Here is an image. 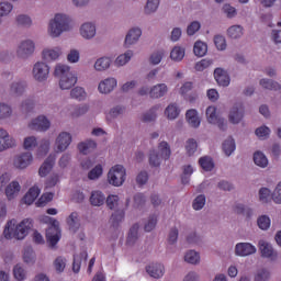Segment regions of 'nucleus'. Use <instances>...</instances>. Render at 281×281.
<instances>
[{
	"label": "nucleus",
	"instance_id": "obj_1",
	"mask_svg": "<svg viewBox=\"0 0 281 281\" xmlns=\"http://www.w3.org/2000/svg\"><path fill=\"white\" fill-rule=\"evenodd\" d=\"M74 27V18L67 13L58 12L48 20L46 34L48 38H60L63 34L71 32Z\"/></svg>",
	"mask_w": 281,
	"mask_h": 281
},
{
	"label": "nucleus",
	"instance_id": "obj_2",
	"mask_svg": "<svg viewBox=\"0 0 281 281\" xmlns=\"http://www.w3.org/2000/svg\"><path fill=\"white\" fill-rule=\"evenodd\" d=\"M34 227L32 220L24 218L22 222H18L16 220H10L3 231V236L7 240H24L30 234V229Z\"/></svg>",
	"mask_w": 281,
	"mask_h": 281
},
{
	"label": "nucleus",
	"instance_id": "obj_3",
	"mask_svg": "<svg viewBox=\"0 0 281 281\" xmlns=\"http://www.w3.org/2000/svg\"><path fill=\"white\" fill-rule=\"evenodd\" d=\"M54 76L59 79V89L61 91H69V89H74L78 85V75L68 65L56 64Z\"/></svg>",
	"mask_w": 281,
	"mask_h": 281
},
{
	"label": "nucleus",
	"instance_id": "obj_4",
	"mask_svg": "<svg viewBox=\"0 0 281 281\" xmlns=\"http://www.w3.org/2000/svg\"><path fill=\"white\" fill-rule=\"evenodd\" d=\"M15 54L20 60H29L36 54V42L32 38H24L18 43Z\"/></svg>",
	"mask_w": 281,
	"mask_h": 281
},
{
	"label": "nucleus",
	"instance_id": "obj_5",
	"mask_svg": "<svg viewBox=\"0 0 281 281\" xmlns=\"http://www.w3.org/2000/svg\"><path fill=\"white\" fill-rule=\"evenodd\" d=\"M44 222L50 223V226L46 231L47 243L50 245V247H56L60 240V237L63 236L60 232V223L49 216H45Z\"/></svg>",
	"mask_w": 281,
	"mask_h": 281
},
{
	"label": "nucleus",
	"instance_id": "obj_6",
	"mask_svg": "<svg viewBox=\"0 0 281 281\" xmlns=\"http://www.w3.org/2000/svg\"><path fill=\"white\" fill-rule=\"evenodd\" d=\"M126 181V168L122 165H114L108 172V183L114 188H122Z\"/></svg>",
	"mask_w": 281,
	"mask_h": 281
},
{
	"label": "nucleus",
	"instance_id": "obj_7",
	"mask_svg": "<svg viewBox=\"0 0 281 281\" xmlns=\"http://www.w3.org/2000/svg\"><path fill=\"white\" fill-rule=\"evenodd\" d=\"M50 71L52 67L47 65V61L38 60L32 67L33 80H35V82H47Z\"/></svg>",
	"mask_w": 281,
	"mask_h": 281
},
{
	"label": "nucleus",
	"instance_id": "obj_8",
	"mask_svg": "<svg viewBox=\"0 0 281 281\" xmlns=\"http://www.w3.org/2000/svg\"><path fill=\"white\" fill-rule=\"evenodd\" d=\"M27 127L30 131H36L37 133H47V130L52 128V121H49L46 115L41 114L32 119L29 122Z\"/></svg>",
	"mask_w": 281,
	"mask_h": 281
},
{
	"label": "nucleus",
	"instance_id": "obj_9",
	"mask_svg": "<svg viewBox=\"0 0 281 281\" xmlns=\"http://www.w3.org/2000/svg\"><path fill=\"white\" fill-rule=\"evenodd\" d=\"M72 136L69 132H59L54 142L55 153H65L71 146Z\"/></svg>",
	"mask_w": 281,
	"mask_h": 281
},
{
	"label": "nucleus",
	"instance_id": "obj_10",
	"mask_svg": "<svg viewBox=\"0 0 281 281\" xmlns=\"http://www.w3.org/2000/svg\"><path fill=\"white\" fill-rule=\"evenodd\" d=\"M16 138L10 135V132H8V130L0 127V153H5V150L16 148Z\"/></svg>",
	"mask_w": 281,
	"mask_h": 281
},
{
	"label": "nucleus",
	"instance_id": "obj_11",
	"mask_svg": "<svg viewBox=\"0 0 281 281\" xmlns=\"http://www.w3.org/2000/svg\"><path fill=\"white\" fill-rule=\"evenodd\" d=\"M25 91H27V82L25 80L16 77L9 83V93L13 98H21L25 95Z\"/></svg>",
	"mask_w": 281,
	"mask_h": 281
},
{
	"label": "nucleus",
	"instance_id": "obj_12",
	"mask_svg": "<svg viewBox=\"0 0 281 281\" xmlns=\"http://www.w3.org/2000/svg\"><path fill=\"white\" fill-rule=\"evenodd\" d=\"M79 35L83 41H93L98 36V27L94 22H83L79 27Z\"/></svg>",
	"mask_w": 281,
	"mask_h": 281
},
{
	"label": "nucleus",
	"instance_id": "obj_13",
	"mask_svg": "<svg viewBox=\"0 0 281 281\" xmlns=\"http://www.w3.org/2000/svg\"><path fill=\"white\" fill-rule=\"evenodd\" d=\"M33 161H34V156L32 155V153L24 151L14 157L13 166L18 170H25V168H29V166H32Z\"/></svg>",
	"mask_w": 281,
	"mask_h": 281
},
{
	"label": "nucleus",
	"instance_id": "obj_14",
	"mask_svg": "<svg viewBox=\"0 0 281 281\" xmlns=\"http://www.w3.org/2000/svg\"><path fill=\"white\" fill-rule=\"evenodd\" d=\"M258 251V248L254 246L251 243H237L235 245L234 254L239 258H247L249 256H254Z\"/></svg>",
	"mask_w": 281,
	"mask_h": 281
},
{
	"label": "nucleus",
	"instance_id": "obj_15",
	"mask_svg": "<svg viewBox=\"0 0 281 281\" xmlns=\"http://www.w3.org/2000/svg\"><path fill=\"white\" fill-rule=\"evenodd\" d=\"M117 89V79L115 77H108L102 79L98 85V91L101 95H109Z\"/></svg>",
	"mask_w": 281,
	"mask_h": 281
},
{
	"label": "nucleus",
	"instance_id": "obj_16",
	"mask_svg": "<svg viewBox=\"0 0 281 281\" xmlns=\"http://www.w3.org/2000/svg\"><path fill=\"white\" fill-rule=\"evenodd\" d=\"M142 29L139 26H133L130 29L124 38V47L128 49V47H133V45H137L139 43V38H142Z\"/></svg>",
	"mask_w": 281,
	"mask_h": 281
},
{
	"label": "nucleus",
	"instance_id": "obj_17",
	"mask_svg": "<svg viewBox=\"0 0 281 281\" xmlns=\"http://www.w3.org/2000/svg\"><path fill=\"white\" fill-rule=\"evenodd\" d=\"M63 56V47H46L42 50V59L44 63H55Z\"/></svg>",
	"mask_w": 281,
	"mask_h": 281
},
{
	"label": "nucleus",
	"instance_id": "obj_18",
	"mask_svg": "<svg viewBox=\"0 0 281 281\" xmlns=\"http://www.w3.org/2000/svg\"><path fill=\"white\" fill-rule=\"evenodd\" d=\"M244 117H245V106L238 103L231 109L228 114V122H231V124H240Z\"/></svg>",
	"mask_w": 281,
	"mask_h": 281
},
{
	"label": "nucleus",
	"instance_id": "obj_19",
	"mask_svg": "<svg viewBox=\"0 0 281 281\" xmlns=\"http://www.w3.org/2000/svg\"><path fill=\"white\" fill-rule=\"evenodd\" d=\"M259 251H261L262 258H269V260H278V251L273 249L271 244L266 240H259Z\"/></svg>",
	"mask_w": 281,
	"mask_h": 281
},
{
	"label": "nucleus",
	"instance_id": "obj_20",
	"mask_svg": "<svg viewBox=\"0 0 281 281\" xmlns=\"http://www.w3.org/2000/svg\"><path fill=\"white\" fill-rule=\"evenodd\" d=\"M145 269L146 273L154 280H160L166 274V267L162 263H149Z\"/></svg>",
	"mask_w": 281,
	"mask_h": 281
},
{
	"label": "nucleus",
	"instance_id": "obj_21",
	"mask_svg": "<svg viewBox=\"0 0 281 281\" xmlns=\"http://www.w3.org/2000/svg\"><path fill=\"white\" fill-rule=\"evenodd\" d=\"M168 85L166 83H156L150 88V99L151 100H160V98H166L168 95Z\"/></svg>",
	"mask_w": 281,
	"mask_h": 281
},
{
	"label": "nucleus",
	"instance_id": "obj_22",
	"mask_svg": "<svg viewBox=\"0 0 281 281\" xmlns=\"http://www.w3.org/2000/svg\"><path fill=\"white\" fill-rule=\"evenodd\" d=\"M56 164V155L50 154L42 164L38 170L40 177H47L52 172L54 165Z\"/></svg>",
	"mask_w": 281,
	"mask_h": 281
},
{
	"label": "nucleus",
	"instance_id": "obj_23",
	"mask_svg": "<svg viewBox=\"0 0 281 281\" xmlns=\"http://www.w3.org/2000/svg\"><path fill=\"white\" fill-rule=\"evenodd\" d=\"M214 78L220 87H229V75L223 68H216L214 70Z\"/></svg>",
	"mask_w": 281,
	"mask_h": 281
},
{
	"label": "nucleus",
	"instance_id": "obj_24",
	"mask_svg": "<svg viewBox=\"0 0 281 281\" xmlns=\"http://www.w3.org/2000/svg\"><path fill=\"white\" fill-rule=\"evenodd\" d=\"M79 153L82 155H89L90 153H93L98 148V143L93 139H86L78 144L77 146Z\"/></svg>",
	"mask_w": 281,
	"mask_h": 281
},
{
	"label": "nucleus",
	"instance_id": "obj_25",
	"mask_svg": "<svg viewBox=\"0 0 281 281\" xmlns=\"http://www.w3.org/2000/svg\"><path fill=\"white\" fill-rule=\"evenodd\" d=\"M22 260L24 265H36V252L32 246H25L22 249Z\"/></svg>",
	"mask_w": 281,
	"mask_h": 281
},
{
	"label": "nucleus",
	"instance_id": "obj_26",
	"mask_svg": "<svg viewBox=\"0 0 281 281\" xmlns=\"http://www.w3.org/2000/svg\"><path fill=\"white\" fill-rule=\"evenodd\" d=\"M69 232L76 234L80 229V215L78 212H72L66 220Z\"/></svg>",
	"mask_w": 281,
	"mask_h": 281
},
{
	"label": "nucleus",
	"instance_id": "obj_27",
	"mask_svg": "<svg viewBox=\"0 0 281 281\" xmlns=\"http://www.w3.org/2000/svg\"><path fill=\"white\" fill-rule=\"evenodd\" d=\"M20 192H21V184L19 183V181H12L5 188V196L9 201H12V199H16Z\"/></svg>",
	"mask_w": 281,
	"mask_h": 281
},
{
	"label": "nucleus",
	"instance_id": "obj_28",
	"mask_svg": "<svg viewBox=\"0 0 281 281\" xmlns=\"http://www.w3.org/2000/svg\"><path fill=\"white\" fill-rule=\"evenodd\" d=\"M187 122L192 128H199L201 126V119L199 112L194 109L188 110L186 113Z\"/></svg>",
	"mask_w": 281,
	"mask_h": 281
},
{
	"label": "nucleus",
	"instance_id": "obj_29",
	"mask_svg": "<svg viewBox=\"0 0 281 281\" xmlns=\"http://www.w3.org/2000/svg\"><path fill=\"white\" fill-rule=\"evenodd\" d=\"M113 63V59L111 57H100L94 61L93 68L97 71H106L108 69L111 68V65Z\"/></svg>",
	"mask_w": 281,
	"mask_h": 281
},
{
	"label": "nucleus",
	"instance_id": "obj_30",
	"mask_svg": "<svg viewBox=\"0 0 281 281\" xmlns=\"http://www.w3.org/2000/svg\"><path fill=\"white\" fill-rule=\"evenodd\" d=\"M14 115V110L8 102L0 101V122L10 120Z\"/></svg>",
	"mask_w": 281,
	"mask_h": 281
},
{
	"label": "nucleus",
	"instance_id": "obj_31",
	"mask_svg": "<svg viewBox=\"0 0 281 281\" xmlns=\"http://www.w3.org/2000/svg\"><path fill=\"white\" fill-rule=\"evenodd\" d=\"M70 98L72 100H77V102H85V100L88 98L87 90L80 86H77L70 90Z\"/></svg>",
	"mask_w": 281,
	"mask_h": 281
},
{
	"label": "nucleus",
	"instance_id": "obj_32",
	"mask_svg": "<svg viewBox=\"0 0 281 281\" xmlns=\"http://www.w3.org/2000/svg\"><path fill=\"white\" fill-rule=\"evenodd\" d=\"M133 56H135V53L132 49H128L116 57L114 65L116 67H124V65H128V63H131V58H133Z\"/></svg>",
	"mask_w": 281,
	"mask_h": 281
},
{
	"label": "nucleus",
	"instance_id": "obj_33",
	"mask_svg": "<svg viewBox=\"0 0 281 281\" xmlns=\"http://www.w3.org/2000/svg\"><path fill=\"white\" fill-rule=\"evenodd\" d=\"M159 109H161V104H156L147 112L143 113L140 117L142 122H155V120H157V111H159Z\"/></svg>",
	"mask_w": 281,
	"mask_h": 281
},
{
	"label": "nucleus",
	"instance_id": "obj_34",
	"mask_svg": "<svg viewBox=\"0 0 281 281\" xmlns=\"http://www.w3.org/2000/svg\"><path fill=\"white\" fill-rule=\"evenodd\" d=\"M41 194V188H38V186H33L27 193L24 196V203H26V205H32V203L34 201H36V199H38V195Z\"/></svg>",
	"mask_w": 281,
	"mask_h": 281
},
{
	"label": "nucleus",
	"instance_id": "obj_35",
	"mask_svg": "<svg viewBox=\"0 0 281 281\" xmlns=\"http://www.w3.org/2000/svg\"><path fill=\"white\" fill-rule=\"evenodd\" d=\"M106 201V196H104V193L102 191H92L90 195V203L94 207H100L101 205H104V202Z\"/></svg>",
	"mask_w": 281,
	"mask_h": 281
},
{
	"label": "nucleus",
	"instance_id": "obj_36",
	"mask_svg": "<svg viewBox=\"0 0 281 281\" xmlns=\"http://www.w3.org/2000/svg\"><path fill=\"white\" fill-rule=\"evenodd\" d=\"M166 58V49L154 50L149 56V65L157 66Z\"/></svg>",
	"mask_w": 281,
	"mask_h": 281
},
{
	"label": "nucleus",
	"instance_id": "obj_37",
	"mask_svg": "<svg viewBox=\"0 0 281 281\" xmlns=\"http://www.w3.org/2000/svg\"><path fill=\"white\" fill-rule=\"evenodd\" d=\"M159 3H161V0H146V4L144 7V14L146 16H150L159 10Z\"/></svg>",
	"mask_w": 281,
	"mask_h": 281
},
{
	"label": "nucleus",
	"instance_id": "obj_38",
	"mask_svg": "<svg viewBox=\"0 0 281 281\" xmlns=\"http://www.w3.org/2000/svg\"><path fill=\"white\" fill-rule=\"evenodd\" d=\"M222 148L226 157H232V155H234L236 151V140H234L232 137L226 138L222 145Z\"/></svg>",
	"mask_w": 281,
	"mask_h": 281
},
{
	"label": "nucleus",
	"instance_id": "obj_39",
	"mask_svg": "<svg viewBox=\"0 0 281 281\" xmlns=\"http://www.w3.org/2000/svg\"><path fill=\"white\" fill-rule=\"evenodd\" d=\"M186 58V48L181 46H175L170 52V59L173 63H181Z\"/></svg>",
	"mask_w": 281,
	"mask_h": 281
},
{
	"label": "nucleus",
	"instance_id": "obj_40",
	"mask_svg": "<svg viewBox=\"0 0 281 281\" xmlns=\"http://www.w3.org/2000/svg\"><path fill=\"white\" fill-rule=\"evenodd\" d=\"M50 148H52V140H49V138H43L40 142V145L37 147V151H36L37 157H45V155L49 153Z\"/></svg>",
	"mask_w": 281,
	"mask_h": 281
},
{
	"label": "nucleus",
	"instance_id": "obj_41",
	"mask_svg": "<svg viewBox=\"0 0 281 281\" xmlns=\"http://www.w3.org/2000/svg\"><path fill=\"white\" fill-rule=\"evenodd\" d=\"M179 113H181V110L177 103H170L165 109V115L169 120H177V117H179Z\"/></svg>",
	"mask_w": 281,
	"mask_h": 281
},
{
	"label": "nucleus",
	"instance_id": "obj_42",
	"mask_svg": "<svg viewBox=\"0 0 281 281\" xmlns=\"http://www.w3.org/2000/svg\"><path fill=\"white\" fill-rule=\"evenodd\" d=\"M259 85L262 89H267L268 91H280V83L272 79H260Z\"/></svg>",
	"mask_w": 281,
	"mask_h": 281
},
{
	"label": "nucleus",
	"instance_id": "obj_43",
	"mask_svg": "<svg viewBox=\"0 0 281 281\" xmlns=\"http://www.w3.org/2000/svg\"><path fill=\"white\" fill-rule=\"evenodd\" d=\"M184 262H188V265H199L201 262V255L196 250H188L184 254Z\"/></svg>",
	"mask_w": 281,
	"mask_h": 281
},
{
	"label": "nucleus",
	"instance_id": "obj_44",
	"mask_svg": "<svg viewBox=\"0 0 281 281\" xmlns=\"http://www.w3.org/2000/svg\"><path fill=\"white\" fill-rule=\"evenodd\" d=\"M13 277L18 281L26 280V278H27V270H25V266H23L22 263H16L13 267Z\"/></svg>",
	"mask_w": 281,
	"mask_h": 281
},
{
	"label": "nucleus",
	"instance_id": "obj_45",
	"mask_svg": "<svg viewBox=\"0 0 281 281\" xmlns=\"http://www.w3.org/2000/svg\"><path fill=\"white\" fill-rule=\"evenodd\" d=\"M254 162L259 168H267L269 166V158L262 151H255L254 154Z\"/></svg>",
	"mask_w": 281,
	"mask_h": 281
},
{
	"label": "nucleus",
	"instance_id": "obj_46",
	"mask_svg": "<svg viewBox=\"0 0 281 281\" xmlns=\"http://www.w3.org/2000/svg\"><path fill=\"white\" fill-rule=\"evenodd\" d=\"M158 154L161 159H170V155H172V151L170 150V145L168 144V142L162 140L159 143Z\"/></svg>",
	"mask_w": 281,
	"mask_h": 281
},
{
	"label": "nucleus",
	"instance_id": "obj_47",
	"mask_svg": "<svg viewBox=\"0 0 281 281\" xmlns=\"http://www.w3.org/2000/svg\"><path fill=\"white\" fill-rule=\"evenodd\" d=\"M139 240V224H134L127 236V245H135Z\"/></svg>",
	"mask_w": 281,
	"mask_h": 281
},
{
	"label": "nucleus",
	"instance_id": "obj_48",
	"mask_svg": "<svg viewBox=\"0 0 281 281\" xmlns=\"http://www.w3.org/2000/svg\"><path fill=\"white\" fill-rule=\"evenodd\" d=\"M199 165L205 172H212L214 170V160L210 156H203L199 159Z\"/></svg>",
	"mask_w": 281,
	"mask_h": 281
},
{
	"label": "nucleus",
	"instance_id": "obj_49",
	"mask_svg": "<svg viewBox=\"0 0 281 281\" xmlns=\"http://www.w3.org/2000/svg\"><path fill=\"white\" fill-rule=\"evenodd\" d=\"M102 175H104V168L102 167V165H97L88 172V179L90 181H98V179H100Z\"/></svg>",
	"mask_w": 281,
	"mask_h": 281
},
{
	"label": "nucleus",
	"instance_id": "obj_50",
	"mask_svg": "<svg viewBox=\"0 0 281 281\" xmlns=\"http://www.w3.org/2000/svg\"><path fill=\"white\" fill-rule=\"evenodd\" d=\"M13 10H14V4H12L11 2L9 1L0 2V19H3L9 14H12Z\"/></svg>",
	"mask_w": 281,
	"mask_h": 281
},
{
	"label": "nucleus",
	"instance_id": "obj_51",
	"mask_svg": "<svg viewBox=\"0 0 281 281\" xmlns=\"http://www.w3.org/2000/svg\"><path fill=\"white\" fill-rule=\"evenodd\" d=\"M193 54H195L200 58H203V56L207 54V44L201 41L195 42L193 46Z\"/></svg>",
	"mask_w": 281,
	"mask_h": 281
},
{
	"label": "nucleus",
	"instance_id": "obj_52",
	"mask_svg": "<svg viewBox=\"0 0 281 281\" xmlns=\"http://www.w3.org/2000/svg\"><path fill=\"white\" fill-rule=\"evenodd\" d=\"M205 203H207V199L205 198V194H199L192 202V207L195 210V212H200V210H203L205 207Z\"/></svg>",
	"mask_w": 281,
	"mask_h": 281
},
{
	"label": "nucleus",
	"instance_id": "obj_53",
	"mask_svg": "<svg viewBox=\"0 0 281 281\" xmlns=\"http://www.w3.org/2000/svg\"><path fill=\"white\" fill-rule=\"evenodd\" d=\"M38 146V138L36 136H26L23 140L24 150H34Z\"/></svg>",
	"mask_w": 281,
	"mask_h": 281
},
{
	"label": "nucleus",
	"instance_id": "obj_54",
	"mask_svg": "<svg viewBox=\"0 0 281 281\" xmlns=\"http://www.w3.org/2000/svg\"><path fill=\"white\" fill-rule=\"evenodd\" d=\"M89 104L83 103L75 106L74 111L71 112L72 117H82V115H87L89 113Z\"/></svg>",
	"mask_w": 281,
	"mask_h": 281
},
{
	"label": "nucleus",
	"instance_id": "obj_55",
	"mask_svg": "<svg viewBox=\"0 0 281 281\" xmlns=\"http://www.w3.org/2000/svg\"><path fill=\"white\" fill-rule=\"evenodd\" d=\"M227 34L229 36V38H241L243 34H244V29L240 25H233L231 27H228L227 30Z\"/></svg>",
	"mask_w": 281,
	"mask_h": 281
},
{
	"label": "nucleus",
	"instance_id": "obj_56",
	"mask_svg": "<svg viewBox=\"0 0 281 281\" xmlns=\"http://www.w3.org/2000/svg\"><path fill=\"white\" fill-rule=\"evenodd\" d=\"M271 278V272L269 270L262 268L256 271L254 281H269Z\"/></svg>",
	"mask_w": 281,
	"mask_h": 281
},
{
	"label": "nucleus",
	"instance_id": "obj_57",
	"mask_svg": "<svg viewBox=\"0 0 281 281\" xmlns=\"http://www.w3.org/2000/svg\"><path fill=\"white\" fill-rule=\"evenodd\" d=\"M15 22L20 27H26L29 29L32 25V18L27 14H20L15 18Z\"/></svg>",
	"mask_w": 281,
	"mask_h": 281
},
{
	"label": "nucleus",
	"instance_id": "obj_58",
	"mask_svg": "<svg viewBox=\"0 0 281 281\" xmlns=\"http://www.w3.org/2000/svg\"><path fill=\"white\" fill-rule=\"evenodd\" d=\"M271 199H273V194H271L269 188H261L259 190V201H261V203H269Z\"/></svg>",
	"mask_w": 281,
	"mask_h": 281
},
{
	"label": "nucleus",
	"instance_id": "obj_59",
	"mask_svg": "<svg viewBox=\"0 0 281 281\" xmlns=\"http://www.w3.org/2000/svg\"><path fill=\"white\" fill-rule=\"evenodd\" d=\"M184 148L187 150V155H189L191 157V155H194V153H196V149L199 148V144L196 143V140L194 138H189L186 142Z\"/></svg>",
	"mask_w": 281,
	"mask_h": 281
},
{
	"label": "nucleus",
	"instance_id": "obj_60",
	"mask_svg": "<svg viewBox=\"0 0 281 281\" xmlns=\"http://www.w3.org/2000/svg\"><path fill=\"white\" fill-rule=\"evenodd\" d=\"M53 265L57 273H63L67 267V259L65 257H57Z\"/></svg>",
	"mask_w": 281,
	"mask_h": 281
},
{
	"label": "nucleus",
	"instance_id": "obj_61",
	"mask_svg": "<svg viewBox=\"0 0 281 281\" xmlns=\"http://www.w3.org/2000/svg\"><path fill=\"white\" fill-rule=\"evenodd\" d=\"M67 60L71 65H76V63H80V50L76 48L70 49L69 53L67 54Z\"/></svg>",
	"mask_w": 281,
	"mask_h": 281
},
{
	"label": "nucleus",
	"instance_id": "obj_62",
	"mask_svg": "<svg viewBox=\"0 0 281 281\" xmlns=\"http://www.w3.org/2000/svg\"><path fill=\"white\" fill-rule=\"evenodd\" d=\"M149 164L155 168L161 166V156L158 154L157 150H151L149 153Z\"/></svg>",
	"mask_w": 281,
	"mask_h": 281
},
{
	"label": "nucleus",
	"instance_id": "obj_63",
	"mask_svg": "<svg viewBox=\"0 0 281 281\" xmlns=\"http://www.w3.org/2000/svg\"><path fill=\"white\" fill-rule=\"evenodd\" d=\"M218 115H216V106L211 105L206 109V120L209 124H214L216 123V119Z\"/></svg>",
	"mask_w": 281,
	"mask_h": 281
},
{
	"label": "nucleus",
	"instance_id": "obj_64",
	"mask_svg": "<svg viewBox=\"0 0 281 281\" xmlns=\"http://www.w3.org/2000/svg\"><path fill=\"white\" fill-rule=\"evenodd\" d=\"M272 201L278 205H281V182H279L272 192Z\"/></svg>",
	"mask_w": 281,
	"mask_h": 281
}]
</instances>
